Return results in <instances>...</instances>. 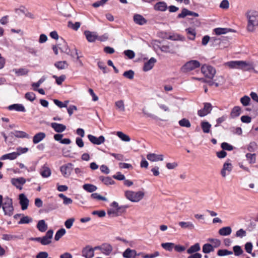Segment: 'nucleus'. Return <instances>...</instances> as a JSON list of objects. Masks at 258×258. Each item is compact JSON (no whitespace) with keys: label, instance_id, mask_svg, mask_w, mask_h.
Here are the masks:
<instances>
[{"label":"nucleus","instance_id":"1","mask_svg":"<svg viewBox=\"0 0 258 258\" xmlns=\"http://www.w3.org/2000/svg\"><path fill=\"white\" fill-rule=\"evenodd\" d=\"M245 15L247 20V30L250 32H254L258 27V12L248 10Z\"/></svg>","mask_w":258,"mask_h":258},{"label":"nucleus","instance_id":"2","mask_svg":"<svg viewBox=\"0 0 258 258\" xmlns=\"http://www.w3.org/2000/svg\"><path fill=\"white\" fill-rule=\"evenodd\" d=\"M3 200V196L0 195V208L2 207L5 215L11 217L13 215L14 210L12 199L7 197L5 198L4 203Z\"/></svg>","mask_w":258,"mask_h":258},{"label":"nucleus","instance_id":"3","mask_svg":"<svg viewBox=\"0 0 258 258\" xmlns=\"http://www.w3.org/2000/svg\"><path fill=\"white\" fill-rule=\"evenodd\" d=\"M124 196L127 199L132 202H138L144 197V193L142 191L135 192L132 190H126L124 192Z\"/></svg>","mask_w":258,"mask_h":258},{"label":"nucleus","instance_id":"4","mask_svg":"<svg viewBox=\"0 0 258 258\" xmlns=\"http://www.w3.org/2000/svg\"><path fill=\"white\" fill-rule=\"evenodd\" d=\"M53 231L51 229L49 230L46 232L45 236L42 237H36L32 238V240L39 242L43 245L49 244L51 242V239L52 238Z\"/></svg>","mask_w":258,"mask_h":258},{"label":"nucleus","instance_id":"5","mask_svg":"<svg viewBox=\"0 0 258 258\" xmlns=\"http://www.w3.org/2000/svg\"><path fill=\"white\" fill-rule=\"evenodd\" d=\"M201 72L206 77L209 79H213L216 73L214 68L207 64L202 66Z\"/></svg>","mask_w":258,"mask_h":258},{"label":"nucleus","instance_id":"6","mask_svg":"<svg viewBox=\"0 0 258 258\" xmlns=\"http://www.w3.org/2000/svg\"><path fill=\"white\" fill-rule=\"evenodd\" d=\"M200 62L196 60H192L187 62L181 68L183 72H188L200 67Z\"/></svg>","mask_w":258,"mask_h":258},{"label":"nucleus","instance_id":"7","mask_svg":"<svg viewBox=\"0 0 258 258\" xmlns=\"http://www.w3.org/2000/svg\"><path fill=\"white\" fill-rule=\"evenodd\" d=\"M254 68V63L251 61L240 60V69L243 71H250L253 70Z\"/></svg>","mask_w":258,"mask_h":258},{"label":"nucleus","instance_id":"8","mask_svg":"<svg viewBox=\"0 0 258 258\" xmlns=\"http://www.w3.org/2000/svg\"><path fill=\"white\" fill-rule=\"evenodd\" d=\"M73 165L72 163H69L61 166L60 171L64 177H68L71 175L73 170Z\"/></svg>","mask_w":258,"mask_h":258},{"label":"nucleus","instance_id":"9","mask_svg":"<svg viewBox=\"0 0 258 258\" xmlns=\"http://www.w3.org/2000/svg\"><path fill=\"white\" fill-rule=\"evenodd\" d=\"M84 35H85L87 41L89 42H94L96 39H98L101 41L102 40L101 39L98 38L96 32H91L90 31L86 30L84 32Z\"/></svg>","mask_w":258,"mask_h":258},{"label":"nucleus","instance_id":"10","mask_svg":"<svg viewBox=\"0 0 258 258\" xmlns=\"http://www.w3.org/2000/svg\"><path fill=\"white\" fill-rule=\"evenodd\" d=\"M89 140L93 144L99 145L103 144L105 142V138L104 136H100L98 138L92 135H88L87 136Z\"/></svg>","mask_w":258,"mask_h":258},{"label":"nucleus","instance_id":"11","mask_svg":"<svg viewBox=\"0 0 258 258\" xmlns=\"http://www.w3.org/2000/svg\"><path fill=\"white\" fill-rule=\"evenodd\" d=\"M211 110V104L210 103H205L204 108L198 111V114L201 117H203L210 113Z\"/></svg>","mask_w":258,"mask_h":258},{"label":"nucleus","instance_id":"12","mask_svg":"<svg viewBox=\"0 0 258 258\" xmlns=\"http://www.w3.org/2000/svg\"><path fill=\"white\" fill-rule=\"evenodd\" d=\"M232 170V165L230 163H225L221 170V175L223 178H225Z\"/></svg>","mask_w":258,"mask_h":258},{"label":"nucleus","instance_id":"13","mask_svg":"<svg viewBox=\"0 0 258 258\" xmlns=\"http://www.w3.org/2000/svg\"><path fill=\"white\" fill-rule=\"evenodd\" d=\"M82 255L86 258H92L94 255V249L90 245H87L83 248Z\"/></svg>","mask_w":258,"mask_h":258},{"label":"nucleus","instance_id":"14","mask_svg":"<svg viewBox=\"0 0 258 258\" xmlns=\"http://www.w3.org/2000/svg\"><path fill=\"white\" fill-rule=\"evenodd\" d=\"M12 184L19 189H22V185L25 183L26 179L23 177L17 178H12L11 179Z\"/></svg>","mask_w":258,"mask_h":258},{"label":"nucleus","instance_id":"15","mask_svg":"<svg viewBox=\"0 0 258 258\" xmlns=\"http://www.w3.org/2000/svg\"><path fill=\"white\" fill-rule=\"evenodd\" d=\"M19 198L22 210H26L29 205V200L24 194H20Z\"/></svg>","mask_w":258,"mask_h":258},{"label":"nucleus","instance_id":"16","mask_svg":"<svg viewBox=\"0 0 258 258\" xmlns=\"http://www.w3.org/2000/svg\"><path fill=\"white\" fill-rule=\"evenodd\" d=\"M156 60L154 57H151L148 61L145 63L143 67V71L144 72H147L151 70L154 66Z\"/></svg>","mask_w":258,"mask_h":258},{"label":"nucleus","instance_id":"17","mask_svg":"<svg viewBox=\"0 0 258 258\" xmlns=\"http://www.w3.org/2000/svg\"><path fill=\"white\" fill-rule=\"evenodd\" d=\"M51 126L57 133H62L66 129V125L56 122H52Z\"/></svg>","mask_w":258,"mask_h":258},{"label":"nucleus","instance_id":"18","mask_svg":"<svg viewBox=\"0 0 258 258\" xmlns=\"http://www.w3.org/2000/svg\"><path fill=\"white\" fill-rule=\"evenodd\" d=\"M240 60L230 61L224 63V66L230 69H240Z\"/></svg>","mask_w":258,"mask_h":258},{"label":"nucleus","instance_id":"19","mask_svg":"<svg viewBox=\"0 0 258 258\" xmlns=\"http://www.w3.org/2000/svg\"><path fill=\"white\" fill-rule=\"evenodd\" d=\"M122 255L124 258H135L137 254L135 250L128 248L123 252Z\"/></svg>","mask_w":258,"mask_h":258},{"label":"nucleus","instance_id":"20","mask_svg":"<svg viewBox=\"0 0 258 258\" xmlns=\"http://www.w3.org/2000/svg\"><path fill=\"white\" fill-rule=\"evenodd\" d=\"M101 252L106 255H109L112 251V246L107 243H104L101 245Z\"/></svg>","mask_w":258,"mask_h":258},{"label":"nucleus","instance_id":"21","mask_svg":"<svg viewBox=\"0 0 258 258\" xmlns=\"http://www.w3.org/2000/svg\"><path fill=\"white\" fill-rule=\"evenodd\" d=\"M134 21L135 23L140 25H143L147 22L142 15L139 14H135L134 16Z\"/></svg>","mask_w":258,"mask_h":258},{"label":"nucleus","instance_id":"22","mask_svg":"<svg viewBox=\"0 0 258 258\" xmlns=\"http://www.w3.org/2000/svg\"><path fill=\"white\" fill-rule=\"evenodd\" d=\"M46 137L44 133L40 132L36 134L33 138V143L36 144L42 141Z\"/></svg>","mask_w":258,"mask_h":258},{"label":"nucleus","instance_id":"23","mask_svg":"<svg viewBox=\"0 0 258 258\" xmlns=\"http://www.w3.org/2000/svg\"><path fill=\"white\" fill-rule=\"evenodd\" d=\"M11 134H14V136L17 138H30V136L23 131H15L14 132H11Z\"/></svg>","mask_w":258,"mask_h":258},{"label":"nucleus","instance_id":"24","mask_svg":"<svg viewBox=\"0 0 258 258\" xmlns=\"http://www.w3.org/2000/svg\"><path fill=\"white\" fill-rule=\"evenodd\" d=\"M147 158L151 162H157L161 160V155L149 153L147 154Z\"/></svg>","mask_w":258,"mask_h":258},{"label":"nucleus","instance_id":"25","mask_svg":"<svg viewBox=\"0 0 258 258\" xmlns=\"http://www.w3.org/2000/svg\"><path fill=\"white\" fill-rule=\"evenodd\" d=\"M13 72L17 76H22L27 75L29 72V70L26 68L14 69Z\"/></svg>","mask_w":258,"mask_h":258},{"label":"nucleus","instance_id":"26","mask_svg":"<svg viewBox=\"0 0 258 258\" xmlns=\"http://www.w3.org/2000/svg\"><path fill=\"white\" fill-rule=\"evenodd\" d=\"M8 108L10 110H15L17 111H26V109L24 106L22 104H14L11 105L8 107Z\"/></svg>","mask_w":258,"mask_h":258},{"label":"nucleus","instance_id":"27","mask_svg":"<svg viewBox=\"0 0 258 258\" xmlns=\"http://www.w3.org/2000/svg\"><path fill=\"white\" fill-rule=\"evenodd\" d=\"M40 173L43 177L47 178L50 176L51 172V170L48 167L44 165L42 167Z\"/></svg>","mask_w":258,"mask_h":258},{"label":"nucleus","instance_id":"28","mask_svg":"<svg viewBox=\"0 0 258 258\" xmlns=\"http://www.w3.org/2000/svg\"><path fill=\"white\" fill-rule=\"evenodd\" d=\"M200 245L199 243H196L194 245L190 246L187 250V253L188 254H194L198 253L200 250Z\"/></svg>","mask_w":258,"mask_h":258},{"label":"nucleus","instance_id":"29","mask_svg":"<svg viewBox=\"0 0 258 258\" xmlns=\"http://www.w3.org/2000/svg\"><path fill=\"white\" fill-rule=\"evenodd\" d=\"M214 32L216 35H220L221 34H226L229 32H235L232 29L226 28H217L214 30Z\"/></svg>","mask_w":258,"mask_h":258},{"label":"nucleus","instance_id":"30","mask_svg":"<svg viewBox=\"0 0 258 258\" xmlns=\"http://www.w3.org/2000/svg\"><path fill=\"white\" fill-rule=\"evenodd\" d=\"M18 154H17L16 152L10 153L9 154H5L3 155L0 159L2 160H5L6 159L14 160L17 158Z\"/></svg>","mask_w":258,"mask_h":258},{"label":"nucleus","instance_id":"31","mask_svg":"<svg viewBox=\"0 0 258 258\" xmlns=\"http://www.w3.org/2000/svg\"><path fill=\"white\" fill-rule=\"evenodd\" d=\"M232 232L231 228L229 226L221 228L219 230L218 233L222 236H227L231 234Z\"/></svg>","mask_w":258,"mask_h":258},{"label":"nucleus","instance_id":"32","mask_svg":"<svg viewBox=\"0 0 258 258\" xmlns=\"http://www.w3.org/2000/svg\"><path fill=\"white\" fill-rule=\"evenodd\" d=\"M241 112V109L239 106H234L230 113V116L232 118H235L239 116Z\"/></svg>","mask_w":258,"mask_h":258},{"label":"nucleus","instance_id":"33","mask_svg":"<svg viewBox=\"0 0 258 258\" xmlns=\"http://www.w3.org/2000/svg\"><path fill=\"white\" fill-rule=\"evenodd\" d=\"M165 38L168 39H170L173 41H184L185 40V38L178 34H173L172 35H170L168 36H164Z\"/></svg>","mask_w":258,"mask_h":258},{"label":"nucleus","instance_id":"34","mask_svg":"<svg viewBox=\"0 0 258 258\" xmlns=\"http://www.w3.org/2000/svg\"><path fill=\"white\" fill-rule=\"evenodd\" d=\"M37 228L40 232H43L47 230V225L44 220H41L38 221L37 224Z\"/></svg>","mask_w":258,"mask_h":258},{"label":"nucleus","instance_id":"35","mask_svg":"<svg viewBox=\"0 0 258 258\" xmlns=\"http://www.w3.org/2000/svg\"><path fill=\"white\" fill-rule=\"evenodd\" d=\"M188 35V38L190 40H194L195 39L196 36V32L195 29L192 28H188L185 29Z\"/></svg>","mask_w":258,"mask_h":258},{"label":"nucleus","instance_id":"36","mask_svg":"<svg viewBox=\"0 0 258 258\" xmlns=\"http://www.w3.org/2000/svg\"><path fill=\"white\" fill-rule=\"evenodd\" d=\"M83 188L84 190L89 192H94L97 189L96 186L89 183L84 184Z\"/></svg>","mask_w":258,"mask_h":258},{"label":"nucleus","instance_id":"37","mask_svg":"<svg viewBox=\"0 0 258 258\" xmlns=\"http://www.w3.org/2000/svg\"><path fill=\"white\" fill-rule=\"evenodd\" d=\"M115 106L119 111L124 112L125 111L124 103L122 100L116 101L115 102Z\"/></svg>","mask_w":258,"mask_h":258},{"label":"nucleus","instance_id":"38","mask_svg":"<svg viewBox=\"0 0 258 258\" xmlns=\"http://www.w3.org/2000/svg\"><path fill=\"white\" fill-rule=\"evenodd\" d=\"M179 225L182 228L188 229L190 230L194 229L195 227L194 225L190 222H180L179 223Z\"/></svg>","mask_w":258,"mask_h":258},{"label":"nucleus","instance_id":"39","mask_svg":"<svg viewBox=\"0 0 258 258\" xmlns=\"http://www.w3.org/2000/svg\"><path fill=\"white\" fill-rule=\"evenodd\" d=\"M116 135L118 137V138L119 139H120L122 141H124V142H130L131 141V138L130 137L124 134L123 132H117L116 133Z\"/></svg>","mask_w":258,"mask_h":258},{"label":"nucleus","instance_id":"40","mask_svg":"<svg viewBox=\"0 0 258 258\" xmlns=\"http://www.w3.org/2000/svg\"><path fill=\"white\" fill-rule=\"evenodd\" d=\"M162 115H164L166 118H168L171 114V111L169 105H162Z\"/></svg>","mask_w":258,"mask_h":258},{"label":"nucleus","instance_id":"41","mask_svg":"<svg viewBox=\"0 0 258 258\" xmlns=\"http://www.w3.org/2000/svg\"><path fill=\"white\" fill-rule=\"evenodd\" d=\"M214 250V247L211 244L206 243L203 246V252L205 253H209Z\"/></svg>","mask_w":258,"mask_h":258},{"label":"nucleus","instance_id":"42","mask_svg":"<svg viewBox=\"0 0 258 258\" xmlns=\"http://www.w3.org/2000/svg\"><path fill=\"white\" fill-rule=\"evenodd\" d=\"M201 127L204 133H209L211 125L207 121H203L201 122Z\"/></svg>","mask_w":258,"mask_h":258},{"label":"nucleus","instance_id":"43","mask_svg":"<svg viewBox=\"0 0 258 258\" xmlns=\"http://www.w3.org/2000/svg\"><path fill=\"white\" fill-rule=\"evenodd\" d=\"M68 64L66 61H60L56 62L54 66L59 70H63L68 67Z\"/></svg>","mask_w":258,"mask_h":258},{"label":"nucleus","instance_id":"44","mask_svg":"<svg viewBox=\"0 0 258 258\" xmlns=\"http://www.w3.org/2000/svg\"><path fill=\"white\" fill-rule=\"evenodd\" d=\"M100 179L106 185H111L114 183V181L110 177L100 176Z\"/></svg>","mask_w":258,"mask_h":258},{"label":"nucleus","instance_id":"45","mask_svg":"<svg viewBox=\"0 0 258 258\" xmlns=\"http://www.w3.org/2000/svg\"><path fill=\"white\" fill-rule=\"evenodd\" d=\"M66 232V231L65 229H64V228L60 229L56 232V233L55 235V236H54V239L56 241L59 240L60 239V238L65 234Z\"/></svg>","mask_w":258,"mask_h":258},{"label":"nucleus","instance_id":"46","mask_svg":"<svg viewBox=\"0 0 258 258\" xmlns=\"http://www.w3.org/2000/svg\"><path fill=\"white\" fill-rule=\"evenodd\" d=\"M246 157L250 164L255 163L256 162V154L247 153Z\"/></svg>","mask_w":258,"mask_h":258},{"label":"nucleus","instance_id":"47","mask_svg":"<svg viewBox=\"0 0 258 258\" xmlns=\"http://www.w3.org/2000/svg\"><path fill=\"white\" fill-rule=\"evenodd\" d=\"M174 243L172 242H166L162 243V248L166 250L171 251L174 248Z\"/></svg>","mask_w":258,"mask_h":258},{"label":"nucleus","instance_id":"48","mask_svg":"<svg viewBox=\"0 0 258 258\" xmlns=\"http://www.w3.org/2000/svg\"><path fill=\"white\" fill-rule=\"evenodd\" d=\"M250 101V97L246 95H245L240 98V102L244 106H248L249 104Z\"/></svg>","mask_w":258,"mask_h":258},{"label":"nucleus","instance_id":"49","mask_svg":"<svg viewBox=\"0 0 258 258\" xmlns=\"http://www.w3.org/2000/svg\"><path fill=\"white\" fill-rule=\"evenodd\" d=\"M232 254H233V252L227 249H219L217 251V255L220 256L230 255Z\"/></svg>","mask_w":258,"mask_h":258},{"label":"nucleus","instance_id":"50","mask_svg":"<svg viewBox=\"0 0 258 258\" xmlns=\"http://www.w3.org/2000/svg\"><path fill=\"white\" fill-rule=\"evenodd\" d=\"M179 124L181 126L189 127L191 126V124L189 121L186 118H183L179 121Z\"/></svg>","mask_w":258,"mask_h":258},{"label":"nucleus","instance_id":"51","mask_svg":"<svg viewBox=\"0 0 258 258\" xmlns=\"http://www.w3.org/2000/svg\"><path fill=\"white\" fill-rule=\"evenodd\" d=\"M32 221V219L27 216L23 217L20 221L18 222L19 224H28Z\"/></svg>","mask_w":258,"mask_h":258},{"label":"nucleus","instance_id":"52","mask_svg":"<svg viewBox=\"0 0 258 258\" xmlns=\"http://www.w3.org/2000/svg\"><path fill=\"white\" fill-rule=\"evenodd\" d=\"M68 27L71 28L74 30H78V29L80 27L81 24L80 22H77L75 23H73L72 22L69 21L68 22Z\"/></svg>","mask_w":258,"mask_h":258},{"label":"nucleus","instance_id":"53","mask_svg":"<svg viewBox=\"0 0 258 258\" xmlns=\"http://www.w3.org/2000/svg\"><path fill=\"white\" fill-rule=\"evenodd\" d=\"M91 197L93 199H96L98 200H102L103 201H107V199L105 197L101 196V195L96 192L92 194L91 195Z\"/></svg>","mask_w":258,"mask_h":258},{"label":"nucleus","instance_id":"54","mask_svg":"<svg viewBox=\"0 0 258 258\" xmlns=\"http://www.w3.org/2000/svg\"><path fill=\"white\" fill-rule=\"evenodd\" d=\"M134 75H135L134 72L131 70L124 72L123 73V76L124 77L131 80L134 78Z\"/></svg>","mask_w":258,"mask_h":258},{"label":"nucleus","instance_id":"55","mask_svg":"<svg viewBox=\"0 0 258 258\" xmlns=\"http://www.w3.org/2000/svg\"><path fill=\"white\" fill-rule=\"evenodd\" d=\"M189 10L184 8L182 10L181 13L179 14L177 16L178 18H184L187 16H189Z\"/></svg>","mask_w":258,"mask_h":258},{"label":"nucleus","instance_id":"56","mask_svg":"<svg viewBox=\"0 0 258 258\" xmlns=\"http://www.w3.org/2000/svg\"><path fill=\"white\" fill-rule=\"evenodd\" d=\"M25 98L30 101H33L35 98V94L33 92H27L25 94Z\"/></svg>","mask_w":258,"mask_h":258},{"label":"nucleus","instance_id":"57","mask_svg":"<svg viewBox=\"0 0 258 258\" xmlns=\"http://www.w3.org/2000/svg\"><path fill=\"white\" fill-rule=\"evenodd\" d=\"M123 53L129 59H133L135 56V53L134 51L132 50H124Z\"/></svg>","mask_w":258,"mask_h":258},{"label":"nucleus","instance_id":"58","mask_svg":"<svg viewBox=\"0 0 258 258\" xmlns=\"http://www.w3.org/2000/svg\"><path fill=\"white\" fill-rule=\"evenodd\" d=\"M53 78L55 79L57 84L60 85L64 81L66 76L64 75H61L60 77H57L54 75L53 76Z\"/></svg>","mask_w":258,"mask_h":258},{"label":"nucleus","instance_id":"59","mask_svg":"<svg viewBox=\"0 0 258 258\" xmlns=\"http://www.w3.org/2000/svg\"><path fill=\"white\" fill-rule=\"evenodd\" d=\"M221 147L223 150L231 151L233 149V147L232 145L226 142L222 143Z\"/></svg>","mask_w":258,"mask_h":258},{"label":"nucleus","instance_id":"60","mask_svg":"<svg viewBox=\"0 0 258 258\" xmlns=\"http://www.w3.org/2000/svg\"><path fill=\"white\" fill-rule=\"evenodd\" d=\"M233 251L234 254L236 256H238L241 254L243 253V250L241 249V247L238 245L234 246L233 248Z\"/></svg>","mask_w":258,"mask_h":258},{"label":"nucleus","instance_id":"61","mask_svg":"<svg viewBox=\"0 0 258 258\" xmlns=\"http://www.w3.org/2000/svg\"><path fill=\"white\" fill-rule=\"evenodd\" d=\"M178 164L176 162H169L166 164V167L168 169L172 170L175 169Z\"/></svg>","mask_w":258,"mask_h":258},{"label":"nucleus","instance_id":"62","mask_svg":"<svg viewBox=\"0 0 258 258\" xmlns=\"http://www.w3.org/2000/svg\"><path fill=\"white\" fill-rule=\"evenodd\" d=\"M107 214L111 217H116L119 215L117 209H110L108 210Z\"/></svg>","mask_w":258,"mask_h":258},{"label":"nucleus","instance_id":"63","mask_svg":"<svg viewBox=\"0 0 258 258\" xmlns=\"http://www.w3.org/2000/svg\"><path fill=\"white\" fill-rule=\"evenodd\" d=\"M220 8L222 9H228L229 7V3L228 0H223L219 6Z\"/></svg>","mask_w":258,"mask_h":258},{"label":"nucleus","instance_id":"64","mask_svg":"<svg viewBox=\"0 0 258 258\" xmlns=\"http://www.w3.org/2000/svg\"><path fill=\"white\" fill-rule=\"evenodd\" d=\"M75 221L74 218H70L66 221L64 223V225L67 229H70Z\"/></svg>","mask_w":258,"mask_h":258}]
</instances>
